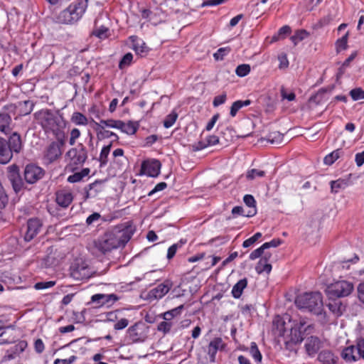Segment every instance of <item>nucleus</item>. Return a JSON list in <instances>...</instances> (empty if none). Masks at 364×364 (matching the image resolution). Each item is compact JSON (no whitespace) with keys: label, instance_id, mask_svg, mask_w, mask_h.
<instances>
[{"label":"nucleus","instance_id":"14","mask_svg":"<svg viewBox=\"0 0 364 364\" xmlns=\"http://www.w3.org/2000/svg\"><path fill=\"white\" fill-rule=\"evenodd\" d=\"M68 9L72 12L73 18L79 21L84 15L87 8V0H77L68 6Z\"/></svg>","mask_w":364,"mask_h":364},{"label":"nucleus","instance_id":"8","mask_svg":"<svg viewBox=\"0 0 364 364\" xmlns=\"http://www.w3.org/2000/svg\"><path fill=\"white\" fill-rule=\"evenodd\" d=\"M58 141H53L46 148L44 152V160L47 164H51L58 159L62 155V146L65 144V138L62 141L57 139Z\"/></svg>","mask_w":364,"mask_h":364},{"label":"nucleus","instance_id":"29","mask_svg":"<svg viewBox=\"0 0 364 364\" xmlns=\"http://www.w3.org/2000/svg\"><path fill=\"white\" fill-rule=\"evenodd\" d=\"M257 213L256 209H250L248 211L245 212L244 208L242 206H235L232 209V214L234 217H237V215H242L245 217H252Z\"/></svg>","mask_w":364,"mask_h":364},{"label":"nucleus","instance_id":"62","mask_svg":"<svg viewBox=\"0 0 364 364\" xmlns=\"http://www.w3.org/2000/svg\"><path fill=\"white\" fill-rule=\"evenodd\" d=\"M129 324V321L127 318H122L118 321L114 326L115 330H122L125 328Z\"/></svg>","mask_w":364,"mask_h":364},{"label":"nucleus","instance_id":"16","mask_svg":"<svg viewBox=\"0 0 364 364\" xmlns=\"http://www.w3.org/2000/svg\"><path fill=\"white\" fill-rule=\"evenodd\" d=\"M144 325L142 323H135L128 328L129 339L134 342H142L145 339V335L143 333Z\"/></svg>","mask_w":364,"mask_h":364},{"label":"nucleus","instance_id":"5","mask_svg":"<svg viewBox=\"0 0 364 364\" xmlns=\"http://www.w3.org/2000/svg\"><path fill=\"white\" fill-rule=\"evenodd\" d=\"M87 158L85 147L80 144L78 148L70 149L65 154V159L68 161L66 169L68 171H75L79 166L82 165Z\"/></svg>","mask_w":364,"mask_h":364},{"label":"nucleus","instance_id":"58","mask_svg":"<svg viewBox=\"0 0 364 364\" xmlns=\"http://www.w3.org/2000/svg\"><path fill=\"white\" fill-rule=\"evenodd\" d=\"M8 196L0 182V208H4L8 203Z\"/></svg>","mask_w":364,"mask_h":364},{"label":"nucleus","instance_id":"43","mask_svg":"<svg viewBox=\"0 0 364 364\" xmlns=\"http://www.w3.org/2000/svg\"><path fill=\"white\" fill-rule=\"evenodd\" d=\"M250 66L248 64H242L236 68L235 73L239 77H245L250 72Z\"/></svg>","mask_w":364,"mask_h":364},{"label":"nucleus","instance_id":"40","mask_svg":"<svg viewBox=\"0 0 364 364\" xmlns=\"http://www.w3.org/2000/svg\"><path fill=\"white\" fill-rule=\"evenodd\" d=\"M178 118V113L176 112V110H173L169 114H168L164 121V126L166 128H170L172 127L174 123L176 122V119Z\"/></svg>","mask_w":364,"mask_h":364},{"label":"nucleus","instance_id":"30","mask_svg":"<svg viewBox=\"0 0 364 364\" xmlns=\"http://www.w3.org/2000/svg\"><path fill=\"white\" fill-rule=\"evenodd\" d=\"M251 104V101L250 100H246L244 101L237 100L234 102L230 107V114L231 117H235L237 112L243 107H247Z\"/></svg>","mask_w":364,"mask_h":364},{"label":"nucleus","instance_id":"34","mask_svg":"<svg viewBox=\"0 0 364 364\" xmlns=\"http://www.w3.org/2000/svg\"><path fill=\"white\" fill-rule=\"evenodd\" d=\"M255 270L258 274L262 272L269 273L272 270V265L266 260L260 259L257 263Z\"/></svg>","mask_w":364,"mask_h":364},{"label":"nucleus","instance_id":"22","mask_svg":"<svg viewBox=\"0 0 364 364\" xmlns=\"http://www.w3.org/2000/svg\"><path fill=\"white\" fill-rule=\"evenodd\" d=\"M72 12L67 7L59 13L56 17V22L62 24H72L77 21L74 18Z\"/></svg>","mask_w":364,"mask_h":364},{"label":"nucleus","instance_id":"20","mask_svg":"<svg viewBox=\"0 0 364 364\" xmlns=\"http://www.w3.org/2000/svg\"><path fill=\"white\" fill-rule=\"evenodd\" d=\"M9 148L12 153H19L23 147L21 138L19 134L14 132L11 134L7 141Z\"/></svg>","mask_w":364,"mask_h":364},{"label":"nucleus","instance_id":"32","mask_svg":"<svg viewBox=\"0 0 364 364\" xmlns=\"http://www.w3.org/2000/svg\"><path fill=\"white\" fill-rule=\"evenodd\" d=\"M183 308L184 306L183 304L180 305L176 308L172 309L171 310L164 312L163 314L162 317L166 321H171L174 317L179 316L181 314Z\"/></svg>","mask_w":364,"mask_h":364},{"label":"nucleus","instance_id":"13","mask_svg":"<svg viewBox=\"0 0 364 364\" xmlns=\"http://www.w3.org/2000/svg\"><path fill=\"white\" fill-rule=\"evenodd\" d=\"M172 287V281L170 279H166L163 283L159 284L157 287L149 291V296L156 299H161L169 291Z\"/></svg>","mask_w":364,"mask_h":364},{"label":"nucleus","instance_id":"52","mask_svg":"<svg viewBox=\"0 0 364 364\" xmlns=\"http://www.w3.org/2000/svg\"><path fill=\"white\" fill-rule=\"evenodd\" d=\"M133 60V55L131 53H128L124 55L119 63V68L123 69L124 68L129 66Z\"/></svg>","mask_w":364,"mask_h":364},{"label":"nucleus","instance_id":"57","mask_svg":"<svg viewBox=\"0 0 364 364\" xmlns=\"http://www.w3.org/2000/svg\"><path fill=\"white\" fill-rule=\"evenodd\" d=\"M278 60L279 62V69H285L289 66V60L287 59V56L284 53H282L278 56Z\"/></svg>","mask_w":364,"mask_h":364},{"label":"nucleus","instance_id":"10","mask_svg":"<svg viewBox=\"0 0 364 364\" xmlns=\"http://www.w3.org/2000/svg\"><path fill=\"white\" fill-rule=\"evenodd\" d=\"M161 164L158 160L144 161L141 167L143 174L150 177H156L160 173Z\"/></svg>","mask_w":364,"mask_h":364},{"label":"nucleus","instance_id":"2","mask_svg":"<svg viewBox=\"0 0 364 364\" xmlns=\"http://www.w3.org/2000/svg\"><path fill=\"white\" fill-rule=\"evenodd\" d=\"M134 231L130 226L116 227L107 231L95 242V247L102 253L110 252L124 246L131 239Z\"/></svg>","mask_w":364,"mask_h":364},{"label":"nucleus","instance_id":"15","mask_svg":"<svg viewBox=\"0 0 364 364\" xmlns=\"http://www.w3.org/2000/svg\"><path fill=\"white\" fill-rule=\"evenodd\" d=\"M73 200V196L70 191L63 189L56 192L55 201L57 204L63 208H68Z\"/></svg>","mask_w":364,"mask_h":364},{"label":"nucleus","instance_id":"56","mask_svg":"<svg viewBox=\"0 0 364 364\" xmlns=\"http://www.w3.org/2000/svg\"><path fill=\"white\" fill-rule=\"evenodd\" d=\"M80 131L78 129H73L70 132V137L69 140L70 145H74L76 142V140L80 136Z\"/></svg>","mask_w":364,"mask_h":364},{"label":"nucleus","instance_id":"59","mask_svg":"<svg viewBox=\"0 0 364 364\" xmlns=\"http://www.w3.org/2000/svg\"><path fill=\"white\" fill-rule=\"evenodd\" d=\"M282 243V240L279 238L273 239L270 242H265L262 245L264 250H267L270 247H277L279 246Z\"/></svg>","mask_w":364,"mask_h":364},{"label":"nucleus","instance_id":"60","mask_svg":"<svg viewBox=\"0 0 364 364\" xmlns=\"http://www.w3.org/2000/svg\"><path fill=\"white\" fill-rule=\"evenodd\" d=\"M227 95L225 93L215 97L213 105L214 107H218L224 104L226 101Z\"/></svg>","mask_w":364,"mask_h":364},{"label":"nucleus","instance_id":"44","mask_svg":"<svg viewBox=\"0 0 364 364\" xmlns=\"http://www.w3.org/2000/svg\"><path fill=\"white\" fill-rule=\"evenodd\" d=\"M138 127L139 125L136 122L129 121L126 123L124 133L129 135L134 134L136 132Z\"/></svg>","mask_w":364,"mask_h":364},{"label":"nucleus","instance_id":"45","mask_svg":"<svg viewBox=\"0 0 364 364\" xmlns=\"http://www.w3.org/2000/svg\"><path fill=\"white\" fill-rule=\"evenodd\" d=\"M291 33V28L289 26H284L279 28L277 36H274L273 41H277L279 38H285V36Z\"/></svg>","mask_w":364,"mask_h":364},{"label":"nucleus","instance_id":"4","mask_svg":"<svg viewBox=\"0 0 364 364\" xmlns=\"http://www.w3.org/2000/svg\"><path fill=\"white\" fill-rule=\"evenodd\" d=\"M295 304L300 309H305L317 315L321 314L323 306L321 294L318 291L298 295L295 299Z\"/></svg>","mask_w":364,"mask_h":364},{"label":"nucleus","instance_id":"7","mask_svg":"<svg viewBox=\"0 0 364 364\" xmlns=\"http://www.w3.org/2000/svg\"><path fill=\"white\" fill-rule=\"evenodd\" d=\"M341 356L346 362L350 363L361 358H364V340H358L355 346H350L346 348L343 350Z\"/></svg>","mask_w":364,"mask_h":364},{"label":"nucleus","instance_id":"17","mask_svg":"<svg viewBox=\"0 0 364 364\" xmlns=\"http://www.w3.org/2000/svg\"><path fill=\"white\" fill-rule=\"evenodd\" d=\"M13 157V153L6 139L0 137V164H8Z\"/></svg>","mask_w":364,"mask_h":364},{"label":"nucleus","instance_id":"42","mask_svg":"<svg viewBox=\"0 0 364 364\" xmlns=\"http://www.w3.org/2000/svg\"><path fill=\"white\" fill-rule=\"evenodd\" d=\"M93 34L99 38L104 39L109 36V29L107 27L102 26L99 28H96L93 31Z\"/></svg>","mask_w":364,"mask_h":364},{"label":"nucleus","instance_id":"39","mask_svg":"<svg viewBox=\"0 0 364 364\" xmlns=\"http://www.w3.org/2000/svg\"><path fill=\"white\" fill-rule=\"evenodd\" d=\"M349 33L346 32V33L338 38L336 42V50L338 53L341 50H346L347 48L348 38Z\"/></svg>","mask_w":364,"mask_h":364},{"label":"nucleus","instance_id":"23","mask_svg":"<svg viewBox=\"0 0 364 364\" xmlns=\"http://www.w3.org/2000/svg\"><path fill=\"white\" fill-rule=\"evenodd\" d=\"M337 299L338 298L329 299V302L327 304V306L333 314L336 316H339L345 310V306L343 305L342 302Z\"/></svg>","mask_w":364,"mask_h":364},{"label":"nucleus","instance_id":"35","mask_svg":"<svg viewBox=\"0 0 364 364\" xmlns=\"http://www.w3.org/2000/svg\"><path fill=\"white\" fill-rule=\"evenodd\" d=\"M342 154L341 149H336L327 156H325L323 161L324 164L326 165H331L333 164L338 159L340 158L341 155Z\"/></svg>","mask_w":364,"mask_h":364},{"label":"nucleus","instance_id":"25","mask_svg":"<svg viewBox=\"0 0 364 364\" xmlns=\"http://www.w3.org/2000/svg\"><path fill=\"white\" fill-rule=\"evenodd\" d=\"M247 279L246 278L242 279L239 280L232 287V295L235 299H239L243 290L247 287Z\"/></svg>","mask_w":364,"mask_h":364},{"label":"nucleus","instance_id":"38","mask_svg":"<svg viewBox=\"0 0 364 364\" xmlns=\"http://www.w3.org/2000/svg\"><path fill=\"white\" fill-rule=\"evenodd\" d=\"M112 148V144L110 143L107 146H105L100 152L99 161L100 162L101 166H105L107 163V158L109 154L110 150Z\"/></svg>","mask_w":364,"mask_h":364},{"label":"nucleus","instance_id":"27","mask_svg":"<svg viewBox=\"0 0 364 364\" xmlns=\"http://www.w3.org/2000/svg\"><path fill=\"white\" fill-rule=\"evenodd\" d=\"M336 358L333 353L329 350H323L318 356V360L325 364L335 363L336 361Z\"/></svg>","mask_w":364,"mask_h":364},{"label":"nucleus","instance_id":"49","mask_svg":"<svg viewBox=\"0 0 364 364\" xmlns=\"http://www.w3.org/2000/svg\"><path fill=\"white\" fill-rule=\"evenodd\" d=\"M207 147L208 146L205 141V138L191 145V149L193 151H198Z\"/></svg>","mask_w":364,"mask_h":364},{"label":"nucleus","instance_id":"63","mask_svg":"<svg viewBox=\"0 0 364 364\" xmlns=\"http://www.w3.org/2000/svg\"><path fill=\"white\" fill-rule=\"evenodd\" d=\"M76 359L77 357L75 355H72L68 359L57 358L55 360L54 364H72Z\"/></svg>","mask_w":364,"mask_h":364},{"label":"nucleus","instance_id":"53","mask_svg":"<svg viewBox=\"0 0 364 364\" xmlns=\"http://www.w3.org/2000/svg\"><path fill=\"white\" fill-rule=\"evenodd\" d=\"M172 324L168 321H161L159 323L157 329L159 331L163 332L164 333H167L171 331Z\"/></svg>","mask_w":364,"mask_h":364},{"label":"nucleus","instance_id":"21","mask_svg":"<svg viewBox=\"0 0 364 364\" xmlns=\"http://www.w3.org/2000/svg\"><path fill=\"white\" fill-rule=\"evenodd\" d=\"M92 301L97 302L100 305L109 304V303H114L119 299L117 295L114 294H97L92 296Z\"/></svg>","mask_w":364,"mask_h":364},{"label":"nucleus","instance_id":"3","mask_svg":"<svg viewBox=\"0 0 364 364\" xmlns=\"http://www.w3.org/2000/svg\"><path fill=\"white\" fill-rule=\"evenodd\" d=\"M34 119L46 134H52L61 141L65 138L63 117L49 109H42L34 113Z\"/></svg>","mask_w":364,"mask_h":364},{"label":"nucleus","instance_id":"26","mask_svg":"<svg viewBox=\"0 0 364 364\" xmlns=\"http://www.w3.org/2000/svg\"><path fill=\"white\" fill-rule=\"evenodd\" d=\"M90 172V168H85L80 171L75 172L73 175L68 177V181L70 183H77L82 181L85 177L87 176Z\"/></svg>","mask_w":364,"mask_h":364},{"label":"nucleus","instance_id":"36","mask_svg":"<svg viewBox=\"0 0 364 364\" xmlns=\"http://www.w3.org/2000/svg\"><path fill=\"white\" fill-rule=\"evenodd\" d=\"M20 107V112L22 115H26L30 114L33 109L34 104L29 100H26L18 103Z\"/></svg>","mask_w":364,"mask_h":364},{"label":"nucleus","instance_id":"47","mask_svg":"<svg viewBox=\"0 0 364 364\" xmlns=\"http://www.w3.org/2000/svg\"><path fill=\"white\" fill-rule=\"evenodd\" d=\"M230 50L231 49L229 47L220 48L214 53L213 56L215 60H221L223 59L224 56L227 55L230 52Z\"/></svg>","mask_w":364,"mask_h":364},{"label":"nucleus","instance_id":"48","mask_svg":"<svg viewBox=\"0 0 364 364\" xmlns=\"http://www.w3.org/2000/svg\"><path fill=\"white\" fill-rule=\"evenodd\" d=\"M265 175L264 171L252 168L247 171V178L249 180H253L257 177H263Z\"/></svg>","mask_w":364,"mask_h":364},{"label":"nucleus","instance_id":"33","mask_svg":"<svg viewBox=\"0 0 364 364\" xmlns=\"http://www.w3.org/2000/svg\"><path fill=\"white\" fill-rule=\"evenodd\" d=\"M132 38L133 43L132 48L137 54H142L146 51V46L143 41L134 36H132Z\"/></svg>","mask_w":364,"mask_h":364},{"label":"nucleus","instance_id":"12","mask_svg":"<svg viewBox=\"0 0 364 364\" xmlns=\"http://www.w3.org/2000/svg\"><path fill=\"white\" fill-rule=\"evenodd\" d=\"M71 276L77 280L87 279L91 275L88 267L84 263H77L71 267Z\"/></svg>","mask_w":364,"mask_h":364},{"label":"nucleus","instance_id":"18","mask_svg":"<svg viewBox=\"0 0 364 364\" xmlns=\"http://www.w3.org/2000/svg\"><path fill=\"white\" fill-rule=\"evenodd\" d=\"M27 346L26 341H19L15 346L7 350L5 358L9 360L14 359L24 351Z\"/></svg>","mask_w":364,"mask_h":364},{"label":"nucleus","instance_id":"9","mask_svg":"<svg viewBox=\"0 0 364 364\" xmlns=\"http://www.w3.org/2000/svg\"><path fill=\"white\" fill-rule=\"evenodd\" d=\"M44 174V171L41 167L28 164L26 166L24 171V178L27 183H34L41 179Z\"/></svg>","mask_w":364,"mask_h":364},{"label":"nucleus","instance_id":"28","mask_svg":"<svg viewBox=\"0 0 364 364\" xmlns=\"http://www.w3.org/2000/svg\"><path fill=\"white\" fill-rule=\"evenodd\" d=\"M70 121L78 126H86L88 124V119L85 115L79 112H75L70 117Z\"/></svg>","mask_w":364,"mask_h":364},{"label":"nucleus","instance_id":"41","mask_svg":"<svg viewBox=\"0 0 364 364\" xmlns=\"http://www.w3.org/2000/svg\"><path fill=\"white\" fill-rule=\"evenodd\" d=\"M349 94L354 101L364 100V90L360 87H356L351 90Z\"/></svg>","mask_w":364,"mask_h":364},{"label":"nucleus","instance_id":"51","mask_svg":"<svg viewBox=\"0 0 364 364\" xmlns=\"http://www.w3.org/2000/svg\"><path fill=\"white\" fill-rule=\"evenodd\" d=\"M55 281L41 282H37L34 285V288L37 290L46 289L53 287V286H55Z\"/></svg>","mask_w":364,"mask_h":364},{"label":"nucleus","instance_id":"46","mask_svg":"<svg viewBox=\"0 0 364 364\" xmlns=\"http://www.w3.org/2000/svg\"><path fill=\"white\" fill-rule=\"evenodd\" d=\"M250 354L252 358L257 362H261L262 355L255 343H252L250 350Z\"/></svg>","mask_w":364,"mask_h":364},{"label":"nucleus","instance_id":"31","mask_svg":"<svg viewBox=\"0 0 364 364\" xmlns=\"http://www.w3.org/2000/svg\"><path fill=\"white\" fill-rule=\"evenodd\" d=\"M331 192L337 193L340 190L344 189L348 186V181L345 179L339 178L330 182Z\"/></svg>","mask_w":364,"mask_h":364},{"label":"nucleus","instance_id":"24","mask_svg":"<svg viewBox=\"0 0 364 364\" xmlns=\"http://www.w3.org/2000/svg\"><path fill=\"white\" fill-rule=\"evenodd\" d=\"M11 116L4 112H1L0 113V131L5 134H9L11 131Z\"/></svg>","mask_w":364,"mask_h":364},{"label":"nucleus","instance_id":"61","mask_svg":"<svg viewBox=\"0 0 364 364\" xmlns=\"http://www.w3.org/2000/svg\"><path fill=\"white\" fill-rule=\"evenodd\" d=\"M264 250H265L264 248L262 245L261 247H259V248L255 250L254 251H252L250 253V259L251 260H254V259H256L259 258V257L262 256Z\"/></svg>","mask_w":364,"mask_h":364},{"label":"nucleus","instance_id":"37","mask_svg":"<svg viewBox=\"0 0 364 364\" xmlns=\"http://www.w3.org/2000/svg\"><path fill=\"white\" fill-rule=\"evenodd\" d=\"M309 36V33L306 30H298L295 32V33L291 37V41L296 46L300 41L305 39Z\"/></svg>","mask_w":364,"mask_h":364},{"label":"nucleus","instance_id":"6","mask_svg":"<svg viewBox=\"0 0 364 364\" xmlns=\"http://www.w3.org/2000/svg\"><path fill=\"white\" fill-rule=\"evenodd\" d=\"M353 290V283L346 280H338L329 284L326 289L328 299L347 296Z\"/></svg>","mask_w":364,"mask_h":364},{"label":"nucleus","instance_id":"64","mask_svg":"<svg viewBox=\"0 0 364 364\" xmlns=\"http://www.w3.org/2000/svg\"><path fill=\"white\" fill-rule=\"evenodd\" d=\"M205 141L208 146H214L219 143V138L215 135H209L205 137Z\"/></svg>","mask_w":364,"mask_h":364},{"label":"nucleus","instance_id":"55","mask_svg":"<svg viewBox=\"0 0 364 364\" xmlns=\"http://www.w3.org/2000/svg\"><path fill=\"white\" fill-rule=\"evenodd\" d=\"M245 205L250 209H256V201L254 197L251 195H245L243 198Z\"/></svg>","mask_w":364,"mask_h":364},{"label":"nucleus","instance_id":"1","mask_svg":"<svg viewBox=\"0 0 364 364\" xmlns=\"http://www.w3.org/2000/svg\"><path fill=\"white\" fill-rule=\"evenodd\" d=\"M273 325L280 336L289 331L291 340L294 343L301 342L306 336L312 333L314 329V325L309 323L306 318H300L297 320L292 318L289 314H285L282 316H275Z\"/></svg>","mask_w":364,"mask_h":364},{"label":"nucleus","instance_id":"19","mask_svg":"<svg viewBox=\"0 0 364 364\" xmlns=\"http://www.w3.org/2000/svg\"><path fill=\"white\" fill-rule=\"evenodd\" d=\"M223 348L224 343L220 338H215L210 342L208 346V354L211 362L215 361L218 350H222Z\"/></svg>","mask_w":364,"mask_h":364},{"label":"nucleus","instance_id":"11","mask_svg":"<svg viewBox=\"0 0 364 364\" xmlns=\"http://www.w3.org/2000/svg\"><path fill=\"white\" fill-rule=\"evenodd\" d=\"M42 222L38 218H31L27 222V230L24 236L25 240L31 241L37 235L42 228Z\"/></svg>","mask_w":364,"mask_h":364},{"label":"nucleus","instance_id":"50","mask_svg":"<svg viewBox=\"0 0 364 364\" xmlns=\"http://www.w3.org/2000/svg\"><path fill=\"white\" fill-rule=\"evenodd\" d=\"M10 180L11 181L12 186L15 192L18 193V191H20L22 188V183L21 178H19V176L15 175L13 177H11Z\"/></svg>","mask_w":364,"mask_h":364},{"label":"nucleus","instance_id":"54","mask_svg":"<svg viewBox=\"0 0 364 364\" xmlns=\"http://www.w3.org/2000/svg\"><path fill=\"white\" fill-rule=\"evenodd\" d=\"M182 246V243H176V244H173L168 249V252H167V258L168 259H172L176 252H177V250L181 247Z\"/></svg>","mask_w":364,"mask_h":364}]
</instances>
